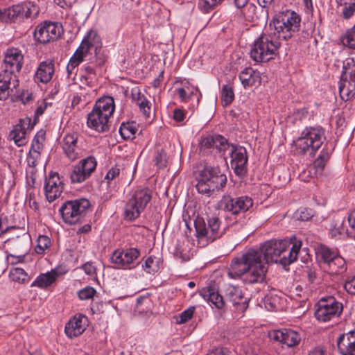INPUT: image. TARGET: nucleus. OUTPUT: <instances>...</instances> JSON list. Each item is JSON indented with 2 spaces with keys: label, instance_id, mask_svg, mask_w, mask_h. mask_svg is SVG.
I'll use <instances>...</instances> for the list:
<instances>
[{
  "label": "nucleus",
  "instance_id": "obj_13",
  "mask_svg": "<svg viewBox=\"0 0 355 355\" xmlns=\"http://www.w3.org/2000/svg\"><path fill=\"white\" fill-rule=\"evenodd\" d=\"M317 254L322 261L323 267L330 274L340 275L347 270L345 260L327 246L321 245L318 248Z\"/></svg>",
  "mask_w": 355,
  "mask_h": 355
},
{
  "label": "nucleus",
  "instance_id": "obj_59",
  "mask_svg": "<svg viewBox=\"0 0 355 355\" xmlns=\"http://www.w3.org/2000/svg\"><path fill=\"white\" fill-rule=\"evenodd\" d=\"M46 107L47 103L46 102L44 101L41 104H40L35 112V116L38 118L39 116L42 115Z\"/></svg>",
  "mask_w": 355,
  "mask_h": 355
},
{
  "label": "nucleus",
  "instance_id": "obj_48",
  "mask_svg": "<svg viewBox=\"0 0 355 355\" xmlns=\"http://www.w3.org/2000/svg\"><path fill=\"white\" fill-rule=\"evenodd\" d=\"M342 16L344 19H348L351 18L355 13V2L346 3L343 4Z\"/></svg>",
  "mask_w": 355,
  "mask_h": 355
},
{
  "label": "nucleus",
  "instance_id": "obj_12",
  "mask_svg": "<svg viewBox=\"0 0 355 355\" xmlns=\"http://www.w3.org/2000/svg\"><path fill=\"white\" fill-rule=\"evenodd\" d=\"M195 228L198 239L209 242H213L220 238L227 229V227L220 228V221L217 217L209 218L207 225L202 220H197L195 222Z\"/></svg>",
  "mask_w": 355,
  "mask_h": 355
},
{
  "label": "nucleus",
  "instance_id": "obj_19",
  "mask_svg": "<svg viewBox=\"0 0 355 355\" xmlns=\"http://www.w3.org/2000/svg\"><path fill=\"white\" fill-rule=\"evenodd\" d=\"M140 255V251L135 248H130L123 250H116L112 255V261L122 268H134L135 261Z\"/></svg>",
  "mask_w": 355,
  "mask_h": 355
},
{
  "label": "nucleus",
  "instance_id": "obj_42",
  "mask_svg": "<svg viewBox=\"0 0 355 355\" xmlns=\"http://www.w3.org/2000/svg\"><path fill=\"white\" fill-rule=\"evenodd\" d=\"M342 42L344 46L351 49H355V24L347 31Z\"/></svg>",
  "mask_w": 355,
  "mask_h": 355
},
{
  "label": "nucleus",
  "instance_id": "obj_27",
  "mask_svg": "<svg viewBox=\"0 0 355 355\" xmlns=\"http://www.w3.org/2000/svg\"><path fill=\"white\" fill-rule=\"evenodd\" d=\"M331 154V150H329L327 148H324L320 152L319 157L315 160L313 163V169L314 170L313 175H321L326 164L329 161ZM307 177H313V173L309 171H304L301 175V178L304 181H307L306 175Z\"/></svg>",
  "mask_w": 355,
  "mask_h": 355
},
{
  "label": "nucleus",
  "instance_id": "obj_23",
  "mask_svg": "<svg viewBox=\"0 0 355 355\" xmlns=\"http://www.w3.org/2000/svg\"><path fill=\"white\" fill-rule=\"evenodd\" d=\"M24 56L18 49H9L5 53L2 69L18 73L23 64Z\"/></svg>",
  "mask_w": 355,
  "mask_h": 355
},
{
  "label": "nucleus",
  "instance_id": "obj_50",
  "mask_svg": "<svg viewBox=\"0 0 355 355\" xmlns=\"http://www.w3.org/2000/svg\"><path fill=\"white\" fill-rule=\"evenodd\" d=\"M77 144V137L74 135H66L62 142V149L64 152L66 150L69 148L71 146H73L74 144Z\"/></svg>",
  "mask_w": 355,
  "mask_h": 355
},
{
  "label": "nucleus",
  "instance_id": "obj_56",
  "mask_svg": "<svg viewBox=\"0 0 355 355\" xmlns=\"http://www.w3.org/2000/svg\"><path fill=\"white\" fill-rule=\"evenodd\" d=\"M154 259L151 257L147 258L144 264L142 265V268L144 270H146L148 273H151L152 271H155V268H153Z\"/></svg>",
  "mask_w": 355,
  "mask_h": 355
},
{
  "label": "nucleus",
  "instance_id": "obj_2",
  "mask_svg": "<svg viewBox=\"0 0 355 355\" xmlns=\"http://www.w3.org/2000/svg\"><path fill=\"white\" fill-rule=\"evenodd\" d=\"M300 16L295 11L286 10L279 12L266 27L268 31L279 41L291 39L300 31Z\"/></svg>",
  "mask_w": 355,
  "mask_h": 355
},
{
  "label": "nucleus",
  "instance_id": "obj_30",
  "mask_svg": "<svg viewBox=\"0 0 355 355\" xmlns=\"http://www.w3.org/2000/svg\"><path fill=\"white\" fill-rule=\"evenodd\" d=\"M200 295L210 305H214L219 309L223 308L225 303V299L214 288H203L200 291Z\"/></svg>",
  "mask_w": 355,
  "mask_h": 355
},
{
  "label": "nucleus",
  "instance_id": "obj_45",
  "mask_svg": "<svg viewBox=\"0 0 355 355\" xmlns=\"http://www.w3.org/2000/svg\"><path fill=\"white\" fill-rule=\"evenodd\" d=\"M155 164L159 168H163L166 166L167 155L163 149H157L155 156Z\"/></svg>",
  "mask_w": 355,
  "mask_h": 355
},
{
  "label": "nucleus",
  "instance_id": "obj_5",
  "mask_svg": "<svg viewBox=\"0 0 355 355\" xmlns=\"http://www.w3.org/2000/svg\"><path fill=\"white\" fill-rule=\"evenodd\" d=\"M114 101L112 96H107L99 98L88 114L87 126L99 132L106 131L108 129L109 119L114 111Z\"/></svg>",
  "mask_w": 355,
  "mask_h": 355
},
{
  "label": "nucleus",
  "instance_id": "obj_58",
  "mask_svg": "<svg viewBox=\"0 0 355 355\" xmlns=\"http://www.w3.org/2000/svg\"><path fill=\"white\" fill-rule=\"evenodd\" d=\"M173 119L176 121L181 122L184 119V113L180 109H175L173 112Z\"/></svg>",
  "mask_w": 355,
  "mask_h": 355
},
{
  "label": "nucleus",
  "instance_id": "obj_24",
  "mask_svg": "<svg viewBox=\"0 0 355 355\" xmlns=\"http://www.w3.org/2000/svg\"><path fill=\"white\" fill-rule=\"evenodd\" d=\"M87 325V318L83 314H76L66 324L64 332L69 338H73L81 335Z\"/></svg>",
  "mask_w": 355,
  "mask_h": 355
},
{
  "label": "nucleus",
  "instance_id": "obj_11",
  "mask_svg": "<svg viewBox=\"0 0 355 355\" xmlns=\"http://www.w3.org/2000/svg\"><path fill=\"white\" fill-rule=\"evenodd\" d=\"M343 309L342 303L333 296L322 297L315 306V317L318 321L326 322L338 317Z\"/></svg>",
  "mask_w": 355,
  "mask_h": 355
},
{
  "label": "nucleus",
  "instance_id": "obj_53",
  "mask_svg": "<svg viewBox=\"0 0 355 355\" xmlns=\"http://www.w3.org/2000/svg\"><path fill=\"white\" fill-rule=\"evenodd\" d=\"M82 268L87 275L93 276L96 274V268L92 262L85 263L82 266Z\"/></svg>",
  "mask_w": 355,
  "mask_h": 355
},
{
  "label": "nucleus",
  "instance_id": "obj_33",
  "mask_svg": "<svg viewBox=\"0 0 355 355\" xmlns=\"http://www.w3.org/2000/svg\"><path fill=\"white\" fill-rule=\"evenodd\" d=\"M87 47L85 46V42L83 44H80L73 55L71 57L67 66V71L69 75L73 73L76 67L83 61L84 58L87 55Z\"/></svg>",
  "mask_w": 355,
  "mask_h": 355
},
{
  "label": "nucleus",
  "instance_id": "obj_3",
  "mask_svg": "<svg viewBox=\"0 0 355 355\" xmlns=\"http://www.w3.org/2000/svg\"><path fill=\"white\" fill-rule=\"evenodd\" d=\"M326 140L324 128L306 127L301 135L293 141L294 150L297 154L314 156Z\"/></svg>",
  "mask_w": 355,
  "mask_h": 355
},
{
  "label": "nucleus",
  "instance_id": "obj_18",
  "mask_svg": "<svg viewBox=\"0 0 355 355\" xmlns=\"http://www.w3.org/2000/svg\"><path fill=\"white\" fill-rule=\"evenodd\" d=\"M19 79L16 73L2 69L0 72V100H6L17 90Z\"/></svg>",
  "mask_w": 355,
  "mask_h": 355
},
{
  "label": "nucleus",
  "instance_id": "obj_31",
  "mask_svg": "<svg viewBox=\"0 0 355 355\" xmlns=\"http://www.w3.org/2000/svg\"><path fill=\"white\" fill-rule=\"evenodd\" d=\"M239 77L245 88L255 85L257 83L259 84L261 82L259 72L253 70L251 67L244 69Z\"/></svg>",
  "mask_w": 355,
  "mask_h": 355
},
{
  "label": "nucleus",
  "instance_id": "obj_40",
  "mask_svg": "<svg viewBox=\"0 0 355 355\" xmlns=\"http://www.w3.org/2000/svg\"><path fill=\"white\" fill-rule=\"evenodd\" d=\"M27 273L25 270L21 268H11L9 272V277L13 282L23 283L27 279Z\"/></svg>",
  "mask_w": 355,
  "mask_h": 355
},
{
  "label": "nucleus",
  "instance_id": "obj_20",
  "mask_svg": "<svg viewBox=\"0 0 355 355\" xmlns=\"http://www.w3.org/2000/svg\"><path fill=\"white\" fill-rule=\"evenodd\" d=\"M225 302L232 304L239 311H244L248 308V297L244 296L241 288L231 284L227 285L225 288Z\"/></svg>",
  "mask_w": 355,
  "mask_h": 355
},
{
  "label": "nucleus",
  "instance_id": "obj_21",
  "mask_svg": "<svg viewBox=\"0 0 355 355\" xmlns=\"http://www.w3.org/2000/svg\"><path fill=\"white\" fill-rule=\"evenodd\" d=\"M45 139V132L39 131L34 137L31 146L26 158L29 168H35L41 157V151L43 149V142Z\"/></svg>",
  "mask_w": 355,
  "mask_h": 355
},
{
  "label": "nucleus",
  "instance_id": "obj_47",
  "mask_svg": "<svg viewBox=\"0 0 355 355\" xmlns=\"http://www.w3.org/2000/svg\"><path fill=\"white\" fill-rule=\"evenodd\" d=\"M96 293V291L93 287L86 286L78 291V295L81 300H88L92 299Z\"/></svg>",
  "mask_w": 355,
  "mask_h": 355
},
{
  "label": "nucleus",
  "instance_id": "obj_55",
  "mask_svg": "<svg viewBox=\"0 0 355 355\" xmlns=\"http://www.w3.org/2000/svg\"><path fill=\"white\" fill-rule=\"evenodd\" d=\"M313 216V212L311 209L304 208L300 210L298 218L301 220H308Z\"/></svg>",
  "mask_w": 355,
  "mask_h": 355
},
{
  "label": "nucleus",
  "instance_id": "obj_62",
  "mask_svg": "<svg viewBox=\"0 0 355 355\" xmlns=\"http://www.w3.org/2000/svg\"><path fill=\"white\" fill-rule=\"evenodd\" d=\"M349 225L355 231V209L348 216Z\"/></svg>",
  "mask_w": 355,
  "mask_h": 355
},
{
  "label": "nucleus",
  "instance_id": "obj_39",
  "mask_svg": "<svg viewBox=\"0 0 355 355\" xmlns=\"http://www.w3.org/2000/svg\"><path fill=\"white\" fill-rule=\"evenodd\" d=\"M70 178L73 183H82L88 179L89 175L77 164L73 166Z\"/></svg>",
  "mask_w": 355,
  "mask_h": 355
},
{
  "label": "nucleus",
  "instance_id": "obj_6",
  "mask_svg": "<svg viewBox=\"0 0 355 355\" xmlns=\"http://www.w3.org/2000/svg\"><path fill=\"white\" fill-rule=\"evenodd\" d=\"M226 182L227 177L218 167L206 166L200 171L196 187L198 193L210 196L214 191L223 189Z\"/></svg>",
  "mask_w": 355,
  "mask_h": 355
},
{
  "label": "nucleus",
  "instance_id": "obj_54",
  "mask_svg": "<svg viewBox=\"0 0 355 355\" xmlns=\"http://www.w3.org/2000/svg\"><path fill=\"white\" fill-rule=\"evenodd\" d=\"M119 172L120 170L117 167H112L111 169H110L105 178L107 183L118 176L119 175Z\"/></svg>",
  "mask_w": 355,
  "mask_h": 355
},
{
  "label": "nucleus",
  "instance_id": "obj_16",
  "mask_svg": "<svg viewBox=\"0 0 355 355\" xmlns=\"http://www.w3.org/2000/svg\"><path fill=\"white\" fill-rule=\"evenodd\" d=\"M220 208L232 214H239L247 211L253 205L252 199L247 196L232 198L225 196L218 204Z\"/></svg>",
  "mask_w": 355,
  "mask_h": 355
},
{
  "label": "nucleus",
  "instance_id": "obj_14",
  "mask_svg": "<svg viewBox=\"0 0 355 355\" xmlns=\"http://www.w3.org/2000/svg\"><path fill=\"white\" fill-rule=\"evenodd\" d=\"M230 147L226 149L230 157L231 168L234 173L239 177H244L248 172V157L245 148L230 144Z\"/></svg>",
  "mask_w": 355,
  "mask_h": 355
},
{
  "label": "nucleus",
  "instance_id": "obj_28",
  "mask_svg": "<svg viewBox=\"0 0 355 355\" xmlns=\"http://www.w3.org/2000/svg\"><path fill=\"white\" fill-rule=\"evenodd\" d=\"M66 273L60 268H56L44 274L40 275L32 283L31 286H37L40 288H46L53 284L58 277Z\"/></svg>",
  "mask_w": 355,
  "mask_h": 355
},
{
  "label": "nucleus",
  "instance_id": "obj_46",
  "mask_svg": "<svg viewBox=\"0 0 355 355\" xmlns=\"http://www.w3.org/2000/svg\"><path fill=\"white\" fill-rule=\"evenodd\" d=\"M194 313V307L191 306L176 317L177 324H183L190 320Z\"/></svg>",
  "mask_w": 355,
  "mask_h": 355
},
{
  "label": "nucleus",
  "instance_id": "obj_37",
  "mask_svg": "<svg viewBox=\"0 0 355 355\" xmlns=\"http://www.w3.org/2000/svg\"><path fill=\"white\" fill-rule=\"evenodd\" d=\"M133 99L144 116L146 118H149L150 114V103L146 98L144 95H141L140 93H138L137 96H134Z\"/></svg>",
  "mask_w": 355,
  "mask_h": 355
},
{
  "label": "nucleus",
  "instance_id": "obj_17",
  "mask_svg": "<svg viewBox=\"0 0 355 355\" xmlns=\"http://www.w3.org/2000/svg\"><path fill=\"white\" fill-rule=\"evenodd\" d=\"M31 118L26 117L20 119L9 134L10 140H13L18 146H23L28 142V135L33 128Z\"/></svg>",
  "mask_w": 355,
  "mask_h": 355
},
{
  "label": "nucleus",
  "instance_id": "obj_43",
  "mask_svg": "<svg viewBox=\"0 0 355 355\" xmlns=\"http://www.w3.org/2000/svg\"><path fill=\"white\" fill-rule=\"evenodd\" d=\"M51 245V239L47 236H40L37 239V244L35 247V252L37 254H43L45 250Z\"/></svg>",
  "mask_w": 355,
  "mask_h": 355
},
{
  "label": "nucleus",
  "instance_id": "obj_60",
  "mask_svg": "<svg viewBox=\"0 0 355 355\" xmlns=\"http://www.w3.org/2000/svg\"><path fill=\"white\" fill-rule=\"evenodd\" d=\"M83 70L85 71V74L83 76H85V78H92V76L95 75V70L91 66H85L83 68Z\"/></svg>",
  "mask_w": 355,
  "mask_h": 355
},
{
  "label": "nucleus",
  "instance_id": "obj_32",
  "mask_svg": "<svg viewBox=\"0 0 355 355\" xmlns=\"http://www.w3.org/2000/svg\"><path fill=\"white\" fill-rule=\"evenodd\" d=\"M22 13L23 8L21 6V4H18L4 10H0V19L6 23L15 22L24 19Z\"/></svg>",
  "mask_w": 355,
  "mask_h": 355
},
{
  "label": "nucleus",
  "instance_id": "obj_51",
  "mask_svg": "<svg viewBox=\"0 0 355 355\" xmlns=\"http://www.w3.org/2000/svg\"><path fill=\"white\" fill-rule=\"evenodd\" d=\"M344 288L348 293L355 295V275L350 279L346 281L344 284Z\"/></svg>",
  "mask_w": 355,
  "mask_h": 355
},
{
  "label": "nucleus",
  "instance_id": "obj_29",
  "mask_svg": "<svg viewBox=\"0 0 355 355\" xmlns=\"http://www.w3.org/2000/svg\"><path fill=\"white\" fill-rule=\"evenodd\" d=\"M54 73V64L52 60L42 62L35 73V80L42 83H49Z\"/></svg>",
  "mask_w": 355,
  "mask_h": 355
},
{
  "label": "nucleus",
  "instance_id": "obj_49",
  "mask_svg": "<svg viewBox=\"0 0 355 355\" xmlns=\"http://www.w3.org/2000/svg\"><path fill=\"white\" fill-rule=\"evenodd\" d=\"M64 153L71 161H73L80 155V149L76 144L66 150Z\"/></svg>",
  "mask_w": 355,
  "mask_h": 355
},
{
  "label": "nucleus",
  "instance_id": "obj_38",
  "mask_svg": "<svg viewBox=\"0 0 355 355\" xmlns=\"http://www.w3.org/2000/svg\"><path fill=\"white\" fill-rule=\"evenodd\" d=\"M78 164L90 177L96 168L97 162L94 157L89 156L80 161Z\"/></svg>",
  "mask_w": 355,
  "mask_h": 355
},
{
  "label": "nucleus",
  "instance_id": "obj_22",
  "mask_svg": "<svg viewBox=\"0 0 355 355\" xmlns=\"http://www.w3.org/2000/svg\"><path fill=\"white\" fill-rule=\"evenodd\" d=\"M271 339L278 341L288 347L298 345L301 340L300 334L291 329L275 330L270 334Z\"/></svg>",
  "mask_w": 355,
  "mask_h": 355
},
{
  "label": "nucleus",
  "instance_id": "obj_64",
  "mask_svg": "<svg viewBox=\"0 0 355 355\" xmlns=\"http://www.w3.org/2000/svg\"><path fill=\"white\" fill-rule=\"evenodd\" d=\"M258 3L262 8H268L274 1V0H257Z\"/></svg>",
  "mask_w": 355,
  "mask_h": 355
},
{
  "label": "nucleus",
  "instance_id": "obj_44",
  "mask_svg": "<svg viewBox=\"0 0 355 355\" xmlns=\"http://www.w3.org/2000/svg\"><path fill=\"white\" fill-rule=\"evenodd\" d=\"M223 0H200L198 8L204 12H209Z\"/></svg>",
  "mask_w": 355,
  "mask_h": 355
},
{
  "label": "nucleus",
  "instance_id": "obj_41",
  "mask_svg": "<svg viewBox=\"0 0 355 355\" xmlns=\"http://www.w3.org/2000/svg\"><path fill=\"white\" fill-rule=\"evenodd\" d=\"M23 8V18L35 17L39 13V8L31 2L21 4Z\"/></svg>",
  "mask_w": 355,
  "mask_h": 355
},
{
  "label": "nucleus",
  "instance_id": "obj_63",
  "mask_svg": "<svg viewBox=\"0 0 355 355\" xmlns=\"http://www.w3.org/2000/svg\"><path fill=\"white\" fill-rule=\"evenodd\" d=\"M345 232V228L343 226V223L340 224V225L338 227H334L331 229V234L332 236H336V234H341Z\"/></svg>",
  "mask_w": 355,
  "mask_h": 355
},
{
  "label": "nucleus",
  "instance_id": "obj_15",
  "mask_svg": "<svg viewBox=\"0 0 355 355\" xmlns=\"http://www.w3.org/2000/svg\"><path fill=\"white\" fill-rule=\"evenodd\" d=\"M63 33L61 24L44 21L38 25L34 31L35 39L42 44H46L58 39Z\"/></svg>",
  "mask_w": 355,
  "mask_h": 355
},
{
  "label": "nucleus",
  "instance_id": "obj_52",
  "mask_svg": "<svg viewBox=\"0 0 355 355\" xmlns=\"http://www.w3.org/2000/svg\"><path fill=\"white\" fill-rule=\"evenodd\" d=\"M18 96H19L20 101H21V102L24 104L29 103L30 101H33L34 98L33 93L28 92V90L22 91L20 94H18Z\"/></svg>",
  "mask_w": 355,
  "mask_h": 355
},
{
  "label": "nucleus",
  "instance_id": "obj_10",
  "mask_svg": "<svg viewBox=\"0 0 355 355\" xmlns=\"http://www.w3.org/2000/svg\"><path fill=\"white\" fill-rule=\"evenodd\" d=\"M152 198V192L145 188L137 190L125 205L124 217L126 220L137 218Z\"/></svg>",
  "mask_w": 355,
  "mask_h": 355
},
{
  "label": "nucleus",
  "instance_id": "obj_35",
  "mask_svg": "<svg viewBox=\"0 0 355 355\" xmlns=\"http://www.w3.org/2000/svg\"><path fill=\"white\" fill-rule=\"evenodd\" d=\"M87 47V52L89 53L90 49L93 46L95 47L96 51L101 46L100 37L97 33L93 31L87 33V35L84 37L80 44H83Z\"/></svg>",
  "mask_w": 355,
  "mask_h": 355
},
{
  "label": "nucleus",
  "instance_id": "obj_25",
  "mask_svg": "<svg viewBox=\"0 0 355 355\" xmlns=\"http://www.w3.org/2000/svg\"><path fill=\"white\" fill-rule=\"evenodd\" d=\"M44 191L49 202H53L58 198L62 191V184L58 173H51L45 180Z\"/></svg>",
  "mask_w": 355,
  "mask_h": 355
},
{
  "label": "nucleus",
  "instance_id": "obj_7",
  "mask_svg": "<svg viewBox=\"0 0 355 355\" xmlns=\"http://www.w3.org/2000/svg\"><path fill=\"white\" fill-rule=\"evenodd\" d=\"M229 141L220 135H202L198 141V151L202 156L212 155L218 153L227 162L226 149L229 148Z\"/></svg>",
  "mask_w": 355,
  "mask_h": 355
},
{
  "label": "nucleus",
  "instance_id": "obj_34",
  "mask_svg": "<svg viewBox=\"0 0 355 355\" xmlns=\"http://www.w3.org/2000/svg\"><path fill=\"white\" fill-rule=\"evenodd\" d=\"M137 130V124L135 121L123 123L119 128L120 135L125 139L135 138Z\"/></svg>",
  "mask_w": 355,
  "mask_h": 355
},
{
  "label": "nucleus",
  "instance_id": "obj_57",
  "mask_svg": "<svg viewBox=\"0 0 355 355\" xmlns=\"http://www.w3.org/2000/svg\"><path fill=\"white\" fill-rule=\"evenodd\" d=\"M176 92L182 101H187L190 98V96L187 94L186 90L182 87L178 88L176 89Z\"/></svg>",
  "mask_w": 355,
  "mask_h": 355
},
{
  "label": "nucleus",
  "instance_id": "obj_9",
  "mask_svg": "<svg viewBox=\"0 0 355 355\" xmlns=\"http://www.w3.org/2000/svg\"><path fill=\"white\" fill-rule=\"evenodd\" d=\"M338 88L343 101H347L355 95V60L353 58H347L343 62Z\"/></svg>",
  "mask_w": 355,
  "mask_h": 355
},
{
  "label": "nucleus",
  "instance_id": "obj_26",
  "mask_svg": "<svg viewBox=\"0 0 355 355\" xmlns=\"http://www.w3.org/2000/svg\"><path fill=\"white\" fill-rule=\"evenodd\" d=\"M337 347L341 355H355V330L340 335Z\"/></svg>",
  "mask_w": 355,
  "mask_h": 355
},
{
  "label": "nucleus",
  "instance_id": "obj_36",
  "mask_svg": "<svg viewBox=\"0 0 355 355\" xmlns=\"http://www.w3.org/2000/svg\"><path fill=\"white\" fill-rule=\"evenodd\" d=\"M234 98L233 86L230 84H226L223 86L221 91V103L223 106L230 105Z\"/></svg>",
  "mask_w": 355,
  "mask_h": 355
},
{
  "label": "nucleus",
  "instance_id": "obj_4",
  "mask_svg": "<svg viewBox=\"0 0 355 355\" xmlns=\"http://www.w3.org/2000/svg\"><path fill=\"white\" fill-rule=\"evenodd\" d=\"M280 46L281 42L266 28L251 45L250 56L256 62H266L275 57Z\"/></svg>",
  "mask_w": 355,
  "mask_h": 355
},
{
  "label": "nucleus",
  "instance_id": "obj_1",
  "mask_svg": "<svg viewBox=\"0 0 355 355\" xmlns=\"http://www.w3.org/2000/svg\"><path fill=\"white\" fill-rule=\"evenodd\" d=\"M302 241L296 239L291 243L286 239L266 241L259 249H249L241 257L232 261L228 275L241 277L245 284L264 282L269 263H279L286 267L295 261Z\"/></svg>",
  "mask_w": 355,
  "mask_h": 355
},
{
  "label": "nucleus",
  "instance_id": "obj_61",
  "mask_svg": "<svg viewBox=\"0 0 355 355\" xmlns=\"http://www.w3.org/2000/svg\"><path fill=\"white\" fill-rule=\"evenodd\" d=\"M306 273L309 282L311 284L313 283L317 277L316 272L311 268H308Z\"/></svg>",
  "mask_w": 355,
  "mask_h": 355
},
{
  "label": "nucleus",
  "instance_id": "obj_8",
  "mask_svg": "<svg viewBox=\"0 0 355 355\" xmlns=\"http://www.w3.org/2000/svg\"><path fill=\"white\" fill-rule=\"evenodd\" d=\"M89 207V201L86 198H80L65 202L59 211L64 223L73 225L85 218Z\"/></svg>",
  "mask_w": 355,
  "mask_h": 355
}]
</instances>
